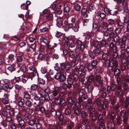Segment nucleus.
I'll return each instance as SVG.
<instances>
[{"label":"nucleus","instance_id":"1","mask_svg":"<svg viewBox=\"0 0 129 129\" xmlns=\"http://www.w3.org/2000/svg\"><path fill=\"white\" fill-rule=\"evenodd\" d=\"M77 92L78 94H79L80 96L78 98V101L75 104L77 108H80L81 107V103L83 100L86 99L88 96L85 88L78 89Z\"/></svg>","mask_w":129,"mask_h":129},{"label":"nucleus","instance_id":"2","mask_svg":"<svg viewBox=\"0 0 129 129\" xmlns=\"http://www.w3.org/2000/svg\"><path fill=\"white\" fill-rule=\"evenodd\" d=\"M81 65L80 64V66H78L76 67L74 70L75 73L79 74V75L81 77H84L86 73L85 70V65H83L84 63L83 61H81Z\"/></svg>","mask_w":129,"mask_h":129},{"label":"nucleus","instance_id":"3","mask_svg":"<svg viewBox=\"0 0 129 129\" xmlns=\"http://www.w3.org/2000/svg\"><path fill=\"white\" fill-rule=\"evenodd\" d=\"M60 68L62 69H65L66 72L69 74L72 71V68L69 63H60Z\"/></svg>","mask_w":129,"mask_h":129},{"label":"nucleus","instance_id":"4","mask_svg":"<svg viewBox=\"0 0 129 129\" xmlns=\"http://www.w3.org/2000/svg\"><path fill=\"white\" fill-rule=\"evenodd\" d=\"M118 50L117 47L116 46H113V58H116V59H118L119 57L117 53ZM118 66V62L116 60H113V66L115 67H117Z\"/></svg>","mask_w":129,"mask_h":129},{"label":"nucleus","instance_id":"5","mask_svg":"<svg viewBox=\"0 0 129 129\" xmlns=\"http://www.w3.org/2000/svg\"><path fill=\"white\" fill-rule=\"evenodd\" d=\"M62 71H61L60 73H57L54 76V78L56 80L59 79L60 81L61 82L65 81L66 79V77L65 75L63 74H61L62 73Z\"/></svg>","mask_w":129,"mask_h":129},{"label":"nucleus","instance_id":"6","mask_svg":"<svg viewBox=\"0 0 129 129\" xmlns=\"http://www.w3.org/2000/svg\"><path fill=\"white\" fill-rule=\"evenodd\" d=\"M102 59L104 61L107 60L106 62V63L107 62L108 63V67H109L111 68V69L112 70V66H111V63L113 64V61H112V59H111L110 60L108 59V55L106 54L105 53L102 55Z\"/></svg>","mask_w":129,"mask_h":129},{"label":"nucleus","instance_id":"7","mask_svg":"<svg viewBox=\"0 0 129 129\" xmlns=\"http://www.w3.org/2000/svg\"><path fill=\"white\" fill-rule=\"evenodd\" d=\"M61 87H56L52 91V94L50 96V97L51 98L52 100L55 98V97L57 95L58 92L61 90Z\"/></svg>","mask_w":129,"mask_h":129},{"label":"nucleus","instance_id":"8","mask_svg":"<svg viewBox=\"0 0 129 129\" xmlns=\"http://www.w3.org/2000/svg\"><path fill=\"white\" fill-rule=\"evenodd\" d=\"M94 83V84L97 86L102 84L103 81L102 78L99 75H96Z\"/></svg>","mask_w":129,"mask_h":129},{"label":"nucleus","instance_id":"9","mask_svg":"<svg viewBox=\"0 0 129 129\" xmlns=\"http://www.w3.org/2000/svg\"><path fill=\"white\" fill-rule=\"evenodd\" d=\"M93 104H96L98 109L99 110H101L103 109L101 103V101L98 98L95 99L93 101Z\"/></svg>","mask_w":129,"mask_h":129},{"label":"nucleus","instance_id":"10","mask_svg":"<svg viewBox=\"0 0 129 129\" xmlns=\"http://www.w3.org/2000/svg\"><path fill=\"white\" fill-rule=\"evenodd\" d=\"M17 120L18 122V123L17 124L18 127L20 128V129H24L25 122L24 120L22 119Z\"/></svg>","mask_w":129,"mask_h":129},{"label":"nucleus","instance_id":"11","mask_svg":"<svg viewBox=\"0 0 129 129\" xmlns=\"http://www.w3.org/2000/svg\"><path fill=\"white\" fill-rule=\"evenodd\" d=\"M100 52V50L99 48L93 50L92 52L91 53L90 56L92 58L94 59L96 56L97 54H99Z\"/></svg>","mask_w":129,"mask_h":129},{"label":"nucleus","instance_id":"12","mask_svg":"<svg viewBox=\"0 0 129 129\" xmlns=\"http://www.w3.org/2000/svg\"><path fill=\"white\" fill-rule=\"evenodd\" d=\"M26 68L25 66L24 65H22L21 66L20 68V70H19L17 71L16 72L15 74L18 76H20V77H21L22 74H20V71H21L23 73H24L26 71Z\"/></svg>","mask_w":129,"mask_h":129},{"label":"nucleus","instance_id":"13","mask_svg":"<svg viewBox=\"0 0 129 129\" xmlns=\"http://www.w3.org/2000/svg\"><path fill=\"white\" fill-rule=\"evenodd\" d=\"M60 102L58 105L61 108L64 109L67 105V103L65 100L63 99H60Z\"/></svg>","mask_w":129,"mask_h":129},{"label":"nucleus","instance_id":"14","mask_svg":"<svg viewBox=\"0 0 129 129\" xmlns=\"http://www.w3.org/2000/svg\"><path fill=\"white\" fill-rule=\"evenodd\" d=\"M9 83V80L7 79H4L3 81L2 84L4 87V89L6 90L7 89V87Z\"/></svg>","mask_w":129,"mask_h":129},{"label":"nucleus","instance_id":"15","mask_svg":"<svg viewBox=\"0 0 129 129\" xmlns=\"http://www.w3.org/2000/svg\"><path fill=\"white\" fill-rule=\"evenodd\" d=\"M89 114V116L90 117L92 116V115H94L95 116H98L99 113L97 111H95V109L94 108H92L90 110Z\"/></svg>","mask_w":129,"mask_h":129},{"label":"nucleus","instance_id":"16","mask_svg":"<svg viewBox=\"0 0 129 129\" xmlns=\"http://www.w3.org/2000/svg\"><path fill=\"white\" fill-rule=\"evenodd\" d=\"M67 99V101L69 104H72V103H74L75 102L77 101V99L76 98H74L73 99H72L71 96H69Z\"/></svg>","mask_w":129,"mask_h":129},{"label":"nucleus","instance_id":"17","mask_svg":"<svg viewBox=\"0 0 129 129\" xmlns=\"http://www.w3.org/2000/svg\"><path fill=\"white\" fill-rule=\"evenodd\" d=\"M90 43L91 45L94 47H97L99 45V43L98 41L93 39H91L90 41Z\"/></svg>","mask_w":129,"mask_h":129},{"label":"nucleus","instance_id":"18","mask_svg":"<svg viewBox=\"0 0 129 129\" xmlns=\"http://www.w3.org/2000/svg\"><path fill=\"white\" fill-rule=\"evenodd\" d=\"M37 120V119L34 118L33 119H29L27 121V122L28 124L29 125L33 126L34 124H35V122H36L35 120Z\"/></svg>","mask_w":129,"mask_h":129},{"label":"nucleus","instance_id":"19","mask_svg":"<svg viewBox=\"0 0 129 129\" xmlns=\"http://www.w3.org/2000/svg\"><path fill=\"white\" fill-rule=\"evenodd\" d=\"M18 105L19 107H22L24 106V103L22 101V99L21 97H19L17 100Z\"/></svg>","mask_w":129,"mask_h":129},{"label":"nucleus","instance_id":"20","mask_svg":"<svg viewBox=\"0 0 129 129\" xmlns=\"http://www.w3.org/2000/svg\"><path fill=\"white\" fill-rule=\"evenodd\" d=\"M58 117V119L59 122V125H61L63 124V119L64 118V116L63 114H62L59 115L57 116Z\"/></svg>","mask_w":129,"mask_h":129},{"label":"nucleus","instance_id":"21","mask_svg":"<svg viewBox=\"0 0 129 129\" xmlns=\"http://www.w3.org/2000/svg\"><path fill=\"white\" fill-rule=\"evenodd\" d=\"M78 60L76 59L75 61L72 60L69 63L71 67L74 68L75 67V65H77L79 63Z\"/></svg>","mask_w":129,"mask_h":129},{"label":"nucleus","instance_id":"22","mask_svg":"<svg viewBox=\"0 0 129 129\" xmlns=\"http://www.w3.org/2000/svg\"><path fill=\"white\" fill-rule=\"evenodd\" d=\"M8 113L5 110L2 109L0 111V115L5 117L8 115Z\"/></svg>","mask_w":129,"mask_h":129},{"label":"nucleus","instance_id":"23","mask_svg":"<svg viewBox=\"0 0 129 129\" xmlns=\"http://www.w3.org/2000/svg\"><path fill=\"white\" fill-rule=\"evenodd\" d=\"M67 81L68 84L71 86L73 84L74 81L72 77H69L67 79Z\"/></svg>","mask_w":129,"mask_h":129},{"label":"nucleus","instance_id":"24","mask_svg":"<svg viewBox=\"0 0 129 129\" xmlns=\"http://www.w3.org/2000/svg\"><path fill=\"white\" fill-rule=\"evenodd\" d=\"M35 120V124L36 126L37 129H42V124L40 123L38 119Z\"/></svg>","mask_w":129,"mask_h":129},{"label":"nucleus","instance_id":"25","mask_svg":"<svg viewBox=\"0 0 129 129\" xmlns=\"http://www.w3.org/2000/svg\"><path fill=\"white\" fill-rule=\"evenodd\" d=\"M128 39H129V34L128 33H126L124 35L120 40H121V41L125 42L126 41V40Z\"/></svg>","mask_w":129,"mask_h":129},{"label":"nucleus","instance_id":"26","mask_svg":"<svg viewBox=\"0 0 129 129\" xmlns=\"http://www.w3.org/2000/svg\"><path fill=\"white\" fill-rule=\"evenodd\" d=\"M128 87V85L127 83H125L124 84L123 88L125 93H127L129 91V88Z\"/></svg>","mask_w":129,"mask_h":129},{"label":"nucleus","instance_id":"27","mask_svg":"<svg viewBox=\"0 0 129 129\" xmlns=\"http://www.w3.org/2000/svg\"><path fill=\"white\" fill-rule=\"evenodd\" d=\"M108 102V101L107 99H105L104 100L102 106L103 109L105 110L107 108Z\"/></svg>","mask_w":129,"mask_h":129},{"label":"nucleus","instance_id":"28","mask_svg":"<svg viewBox=\"0 0 129 129\" xmlns=\"http://www.w3.org/2000/svg\"><path fill=\"white\" fill-rule=\"evenodd\" d=\"M103 35L104 37H107L109 35L110 37L111 38H113V33L112 32H111L110 34L108 33L107 31H104L103 32Z\"/></svg>","mask_w":129,"mask_h":129},{"label":"nucleus","instance_id":"29","mask_svg":"<svg viewBox=\"0 0 129 129\" xmlns=\"http://www.w3.org/2000/svg\"><path fill=\"white\" fill-rule=\"evenodd\" d=\"M24 98L26 100H29L30 99L31 96L26 91H24Z\"/></svg>","mask_w":129,"mask_h":129},{"label":"nucleus","instance_id":"30","mask_svg":"<svg viewBox=\"0 0 129 129\" xmlns=\"http://www.w3.org/2000/svg\"><path fill=\"white\" fill-rule=\"evenodd\" d=\"M15 66L14 64L10 65L7 68V69L11 72H12L15 70Z\"/></svg>","mask_w":129,"mask_h":129},{"label":"nucleus","instance_id":"31","mask_svg":"<svg viewBox=\"0 0 129 129\" xmlns=\"http://www.w3.org/2000/svg\"><path fill=\"white\" fill-rule=\"evenodd\" d=\"M121 58V61L122 63L125 64L126 63L127 61L125 55L124 54L122 55Z\"/></svg>","mask_w":129,"mask_h":129},{"label":"nucleus","instance_id":"32","mask_svg":"<svg viewBox=\"0 0 129 129\" xmlns=\"http://www.w3.org/2000/svg\"><path fill=\"white\" fill-rule=\"evenodd\" d=\"M30 70L33 71L34 73H37V75L38 76V77L39 78L38 74L36 70L35 69L34 66L33 65L30 66L29 68Z\"/></svg>","mask_w":129,"mask_h":129},{"label":"nucleus","instance_id":"33","mask_svg":"<svg viewBox=\"0 0 129 129\" xmlns=\"http://www.w3.org/2000/svg\"><path fill=\"white\" fill-rule=\"evenodd\" d=\"M40 40H42L43 42L45 43L46 45L49 44V43L48 39L45 38H43V37H41L40 39Z\"/></svg>","mask_w":129,"mask_h":129},{"label":"nucleus","instance_id":"34","mask_svg":"<svg viewBox=\"0 0 129 129\" xmlns=\"http://www.w3.org/2000/svg\"><path fill=\"white\" fill-rule=\"evenodd\" d=\"M101 93V95L102 97L103 98H104L106 97H108L110 95L109 94H107L105 92H102Z\"/></svg>","mask_w":129,"mask_h":129},{"label":"nucleus","instance_id":"35","mask_svg":"<svg viewBox=\"0 0 129 129\" xmlns=\"http://www.w3.org/2000/svg\"><path fill=\"white\" fill-rule=\"evenodd\" d=\"M71 111V110L69 108H67L65 109L64 112L66 115H68L70 114Z\"/></svg>","mask_w":129,"mask_h":129},{"label":"nucleus","instance_id":"36","mask_svg":"<svg viewBox=\"0 0 129 129\" xmlns=\"http://www.w3.org/2000/svg\"><path fill=\"white\" fill-rule=\"evenodd\" d=\"M86 88L88 92H92L93 89V87L90 84H88L87 85Z\"/></svg>","mask_w":129,"mask_h":129},{"label":"nucleus","instance_id":"37","mask_svg":"<svg viewBox=\"0 0 129 129\" xmlns=\"http://www.w3.org/2000/svg\"><path fill=\"white\" fill-rule=\"evenodd\" d=\"M118 44L120 45V47L121 48H123L125 47L126 44L125 42L121 41L118 42V43L117 44L118 45Z\"/></svg>","mask_w":129,"mask_h":129},{"label":"nucleus","instance_id":"38","mask_svg":"<svg viewBox=\"0 0 129 129\" xmlns=\"http://www.w3.org/2000/svg\"><path fill=\"white\" fill-rule=\"evenodd\" d=\"M81 89V88H78L77 89ZM77 91V90H76V91ZM77 92V93L75 91H70L69 93L68 94L69 96H73L75 97L76 96H77V94H78L77 93V92ZM78 94L79 95V94Z\"/></svg>","mask_w":129,"mask_h":129},{"label":"nucleus","instance_id":"39","mask_svg":"<svg viewBox=\"0 0 129 129\" xmlns=\"http://www.w3.org/2000/svg\"><path fill=\"white\" fill-rule=\"evenodd\" d=\"M75 112L77 115L79 116L81 113V110L80 108H77L75 110Z\"/></svg>","mask_w":129,"mask_h":129},{"label":"nucleus","instance_id":"40","mask_svg":"<svg viewBox=\"0 0 129 129\" xmlns=\"http://www.w3.org/2000/svg\"><path fill=\"white\" fill-rule=\"evenodd\" d=\"M37 73H34V72L29 73L27 74V76L29 78H30L32 80V78L34 77Z\"/></svg>","mask_w":129,"mask_h":129},{"label":"nucleus","instance_id":"41","mask_svg":"<svg viewBox=\"0 0 129 129\" xmlns=\"http://www.w3.org/2000/svg\"><path fill=\"white\" fill-rule=\"evenodd\" d=\"M72 39V36H69L68 37H65L64 38V41L65 42H69V41L71 40Z\"/></svg>","mask_w":129,"mask_h":129},{"label":"nucleus","instance_id":"42","mask_svg":"<svg viewBox=\"0 0 129 129\" xmlns=\"http://www.w3.org/2000/svg\"><path fill=\"white\" fill-rule=\"evenodd\" d=\"M25 105L28 107H31L32 106L31 101L29 100H27L25 102Z\"/></svg>","mask_w":129,"mask_h":129},{"label":"nucleus","instance_id":"43","mask_svg":"<svg viewBox=\"0 0 129 129\" xmlns=\"http://www.w3.org/2000/svg\"><path fill=\"white\" fill-rule=\"evenodd\" d=\"M103 115L102 114H99V116L98 117V119L99 120V122H104V120L103 118Z\"/></svg>","mask_w":129,"mask_h":129},{"label":"nucleus","instance_id":"44","mask_svg":"<svg viewBox=\"0 0 129 129\" xmlns=\"http://www.w3.org/2000/svg\"><path fill=\"white\" fill-rule=\"evenodd\" d=\"M113 43H111L109 46V48L111 49L108 52V54L109 55H111L112 54L113 55V53H112V52L113 51Z\"/></svg>","mask_w":129,"mask_h":129},{"label":"nucleus","instance_id":"45","mask_svg":"<svg viewBox=\"0 0 129 129\" xmlns=\"http://www.w3.org/2000/svg\"><path fill=\"white\" fill-rule=\"evenodd\" d=\"M104 122H100L99 123V129H104L105 128V124L104 123Z\"/></svg>","mask_w":129,"mask_h":129},{"label":"nucleus","instance_id":"46","mask_svg":"<svg viewBox=\"0 0 129 129\" xmlns=\"http://www.w3.org/2000/svg\"><path fill=\"white\" fill-rule=\"evenodd\" d=\"M11 129H16V126L13 122H11L9 124Z\"/></svg>","mask_w":129,"mask_h":129},{"label":"nucleus","instance_id":"47","mask_svg":"<svg viewBox=\"0 0 129 129\" xmlns=\"http://www.w3.org/2000/svg\"><path fill=\"white\" fill-rule=\"evenodd\" d=\"M50 91V90L49 88L47 86L44 89V91L43 93L41 94H42V95H43L45 94V92L46 93H49Z\"/></svg>","mask_w":129,"mask_h":129},{"label":"nucleus","instance_id":"48","mask_svg":"<svg viewBox=\"0 0 129 129\" xmlns=\"http://www.w3.org/2000/svg\"><path fill=\"white\" fill-rule=\"evenodd\" d=\"M1 124L5 128L7 127L8 125L6 121L4 119L1 122Z\"/></svg>","mask_w":129,"mask_h":129},{"label":"nucleus","instance_id":"49","mask_svg":"<svg viewBox=\"0 0 129 129\" xmlns=\"http://www.w3.org/2000/svg\"><path fill=\"white\" fill-rule=\"evenodd\" d=\"M77 74L76 73H75L74 72V74L73 76V80L75 82L77 81L79 79L78 76Z\"/></svg>","mask_w":129,"mask_h":129},{"label":"nucleus","instance_id":"50","mask_svg":"<svg viewBox=\"0 0 129 129\" xmlns=\"http://www.w3.org/2000/svg\"><path fill=\"white\" fill-rule=\"evenodd\" d=\"M53 16L52 14L47 15L46 16V18L47 21L52 20L53 18Z\"/></svg>","mask_w":129,"mask_h":129},{"label":"nucleus","instance_id":"51","mask_svg":"<svg viewBox=\"0 0 129 129\" xmlns=\"http://www.w3.org/2000/svg\"><path fill=\"white\" fill-rule=\"evenodd\" d=\"M38 88V85L33 84L31 86V89L33 90H36Z\"/></svg>","mask_w":129,"mask_h":129},{"label":"nucleus","instance_id":"52","mask_svg":"<svg viewBox=\"0 0 129 129\" xmlns=\"http://www.w3.org/2000/svg\"><path fill=\"white\" fill-rule=\"evenodd\" d=\"M113 86L111 85L110 86H108L107 87V91L108 93L111 92L113 91L112 89Z\"/></svg>","mask_w":129,"mask_h":129},{"label":"nucleus","instance_id":"53","mask_svg":"<svg viewBox=\"0 0 129 129\" xmlns=\"http://www.w3.org/2000/svg\"><path fill=\"white\" fill-rule=\"evenodd\" d=\"M6 48L5 44L4 42H1L0 43V48L2 50L5 49Z\"/></svg>","mask_w":129,"mask_h":129},{"label":"nucleus","instance_id":"54","mask_svg":"<svg viewBox=\"0 0 129 129\" xmlns=\"http://www.w3.org/2000/svg\"><path fill=\"white\" fill-rule=\"evenodd\" d=\"M22 115L21 113L19 112L16 115V120H18L19 119H22Z\"/></svg>","mask_w":129,"mask_h":129},{"label":"nucleus","instance_id":"55","mask_svg":"<svg viewBox=\"0 0 129 129\" xmlns=\"http://www.w3.org/2000/svg\"><path fill=\"white\" fill-rule=\"evenodd\" d=\"M87 79L88 82H92L94 79V78L92 76H89L86 77Z\"/></svg>","mask_w":129,"mask_h":129},{"label":"nucleus","instance_id":"56","mask_svg":"<svg viewBox=\"0 0 129 129\" xmlns=\"http://www.w3.org/2000/svg\"><path fill=\"white\" fill-rule=\"evenodd\" d=\"M120 70L118 69H116L114 71V75L115 76H118L120 74Z\"/></svg>","mask_w":129,"mask_h":129},{"label":"nucleus","instance_id":"57","mask_svg":"<svg viewBox=\"0 0 129 129\" xmlns=\"http://www.w3.org/2000/svg\"><path fill=\"white\" fill-rule=\"evenodd\" d=\"M6 118L5 119V120L9 122V123L11 122H13L12 121V118L10 116H6L5 117Z\"/></svg>","mask_w":129,"mask_h":129},{"label":"nucleus","instance_id":"58","mask_svg":"<svg viewBox=\"0 0 129 129\" xmlns=\"http://www.w3.org/2000/svg\"><path fill=\"white\" fill-rule=\"evenodd\" d=\"M9 114L10 116H14L15 115V111L13 109L11 110L9 112Z\"/></svg>","mask_w":129,"mask_h":129},{"label":"nucleus","instance_id":"59","mask_svg":"<svg viewBox=\"0 0 129 129\" xmlns=\"http://www.w3.org/2000/svg\"><path fill=\"white\" fill-rule=\"evenodd\" d=\"M82 123L83 125L86 126L88 124V122L87 119H84L82 120Z\"/></svg>","mask_w":129,"mask_h":129},{"label":"nucleus","instance_id":"60","mask_svg":"<svg viewBox=\"0 0 129 129\" xmlns=\"http://www.w3.org/2000/svg\"><path fill=\"white\" fill-rule=\"evenodd\" d=\"M122 5L123 8H126L127 7V0H123L122 2Z\"/></svg>","mask_w":129,"mask_h":129},{"label":"nucleus","instance_id":"61","mask_svg":"<svg viewBox=\"0 0 129 129\" xmlns=\"http://www.w3.org/2000/svg\"><path fill=\"white\" fill-rule=\"evenodd\" d=\"M116 95L117 96H122L123 94V91L121 90L119 91H118L116 92Z\"/></svg>","mask_w":129,"mask_h":129},{"label":"nucleus","instance_id":"62","mask_svg":"<svg viewBox=\"0 0 129 129\" xmlns=\"http://www.w3.org/2000/svg\"><path fill=\"white\" fill-rule=\"evenodd\" d=\"M70 57L72 58H74L75 57V55L74 52L71 51L70 52Z\"/></svg>","mask_w":129,"mask_h":129},{"label":"nucleus","instance_id":"63","mask_svg":"<svg viewBox=\"0 0 129 129\" xmlns=\"http://www.w3.org/2000/svg\"><path fill=\"white\" fill-rule=\"evenodd\" d=\"M21 108L20 109V111L21 112H25L26 113L27 111L26 110V109H27L25 107H24V106L22 107H20Z\"/></svg>","mask_w":129,"mask_h":129},{"label":"nucleus","instance_id":"64","mask_svg":"<svg viewBox=\"0 0 129 129\" xmlns=\"http://www.w3.org/2000/svg\"><path fill=\"white\" fill-rule=\"evenodd\" d=\"M81 116L83 118H85L88 116V114L85 111H83L81 112Z\"/></svg>","mask_w":129,"mask_h":129}]
</instances>
